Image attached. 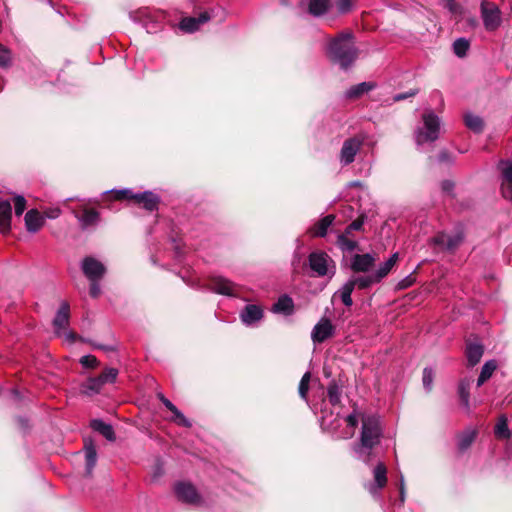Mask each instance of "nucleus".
<instances>
[{
    "label": "nucleus",
    "instance_id": "a878e982",
    "mask_svg": "<svg viewBox=\"0 0 512 512\" xmlns=\"http://www.w3.org/2000/svg\"><path fill=\"white\" fill-rule=\"evenodd\" d=\"M331 0H309L308 13L312 16L319 17L329 11Z\"/></svg>",
    "mask_w": 512,
    "mask_h": 512
},
{
    "label": "nucleus",
    "instance_id": "1a4fd4ad",
    "mask_svg": "<svg viewBox=\"0 0 512 512\" xmlns=\"http://www.w3.org/2000/svg\"><path fill=\"white\" fill-rule=\"evenodd\" d=\"M205 287L217 294L234 296L236 284L225 277L212 275L207 278Z\"/></svg>",
    "mask_w": 512,
    "mask_h": 512
},
{
    "label": "nucleus",
    "instance_id": "5701e85b",
    "mask_svg": "<svg viewBox=\"0 0 512 512\" xmlns=\"http://www.w3.org/2000/svg\"><path fill=\"white\" fill-rule=\"evenodd\" d=\"M272 311L274 313H282L286 316L292 315L294 312L293 299L287 294L280 296L277 302L273 304Z\"/></svg>",
    "mask_w": 512,
    "mask_h": 512
},
{
    "label": "nucleus",
    "instance_id": "052dcab7",
    "mask_svg": "<svg viewBox=\"0 0 512 512\" xmlns=\"http://www.w3.org/2000/svg\"><path fill=\"white\" fill-rule=\"evenodd\" d=\"M61 213V210L59 208L50 209L44 212L45 216L50 219L57 218Z\"/></svg>",
    "mask_w": 512,
    "mask_h": 512
},
{
    "label": "nucleus",
    "instance_id": "8fccbe9b",
    "mask_svg": "<svg viewBox=\"0 0 512 512\" xmlns=\"http://www.w3.org/2000/svg\"><path fill=\"white\" fill-rule=\"evenodd\" d=\"M422 381H423L424 387L428 391H430L432 389V382H433V372L430 368H425L423 370Z\"/></svg>",
    "mask_w": 512,
    "mask_h": 512
},
{
    "label": "nucleus",
    "instance_id": "774afa93",
    "mask_svg": "<svg viewBox=\"0 0 512 512\" xmlns=\"http://www.w3.org/2000/svg\"><path fill=\"white\" fill-rule=\"evenodd\" d=\"M488 379L480 373L478 379H477V386H482Z\"/></svg>",
    "mask_w": 512,
    "mask_h": 512
},
{
    "label": "nucleus",
    "instance_id": "5fc2aeb1",
    "mask_svg": "<svg viewBox=\"0 0 512 512\" xmlns=\"http://www.w3.org/2000/svg\"><path fill=\"white\" fill-rule=\"evenodd\" d=\"M355 288V282L353 281V278H351L342 286L340 291L346 294H352Z\"/></svg>",
    "mask_w": 512,
    "mask_h": 512
},
{
    "label": "nucleus",
    "instance_id": "9b49d317",
    "mask_svg": "<svg viewBox=\"0 0 512 512\" xmlns=\"http://www.w3.org/2000/svg\"><path fill=\"white\" fill-rule=\"evenodd\" d=\"M484 354V346L479 339L471 335L466 339L465 355L467 358L468 366L473 367L477 365Z\"/></svg>",
    "mask_w": 512,
    "mask_h": 512
},
{
    "label": "nucleus",
    "instance_id": "2eb2a0df",
    "mask_svg": "<svg viewBox=\"0 0 512 512\" xmlns=\"http://www.w3.org/2000/svg\"><path fill=\"white\" fill-rule=\"evenodd\" d=\"M376 259L369 253L355 254L351 258L350 269L354 273H367L375 266Z\"/></svg>",
    "mask_w": 512,
    "mask_h": 512
},
{
    "label": "nucleus",
    "instance_id": "4d7b16f0",
    "mask_svg": "<svg viewBox=\"0 0 512 512\" xmlns=\"http://www.w3.org/2000/svg\"><path fill=\"white\" fill-rule=\"evenodd\" d=\"M438 160L441 163H450L452 161V156L447 150H442L438 154Z\"/></svg>",
    "mask_w": 512,
    "mask_h": 512
},
{
    "label": "nucleus",
    "instance_id": "a211bd4d",
    "mask_svg": "<svg viewBox=\"0 0 512 512\" xmlns=\"http://www.w3.org/2000/svg\"><path fill=\"white\" fill-rule=\"evenodd\" d=\"M12 206L8 200L0 201V233L7 235L11 230Z\"/></svg>",
    "mask_w": 512,
    "mask_h": 512
},
{
    "label": "nucleus",
    "instance_id": "4be33fe9",
    "mask_svg": "<svg viewBox=\"0 0 512 512\" xmlns=\"http://www.w3.org/2000/svg\"><path fill=\"white\" fill-rule=\"evenodd\" d=\"M335 220V215L328 214L317 221L310 229L309 233L313 237H324L327 234L328 228Z\"/></svg>",
    "mask_w": 512,
    "mask_h": 512
},
{
    "label": "nucleus",
    "instance_id": "bb28decb",
    "mask_svg": "<svg viewBox=\"0 0 512 512\" xmlns=\"http://www.w3.org/2000/svg\"><path fill=\"white\" fill-rule=\"evenodd\" d=\"M398 259L399 254L396 252L385 263L380 265L378 270L374 273L376 276V280H379L381 282L382 279H384L390 273L392 268L396 265Z\"/></svg>",
    "mask_w": 512,
    "mask_h": 512
},
{
    "label": "nucleus",
    "instance_id": "7ed1b4c3",
    "mask_svg": "<svg viewBox=\"0 0 512 512\" xmlns=\"http://www.w3.org/2000/svg\"><path fill=\"white\" fill-rule=\"evenodd\" d=\"M174 493L177 499L185 504L200 505L202 503L201 495L191 482L179 481L175 483Z\"/></svg>",
    "mask_w": 512,
    "mask_h": 512
},
{
    "label": "nucleus",
    "instance_id": "2f4dec72",
    "mask_svg": "<svg viewBox=\"0 0 512 512\" xmlns=\"http://www.w3.org/2000/svg\"><path fill=\"white\" fill-rule=\"evenodd\" d=\"M104 386L102 381L98 376L90 377L83 385L82 392L86 395L97 394L100 392L101 388Z\"/></svg>",
    "mask_w": 512,
    "mask_h": 512
},
{
    "label": "nucleus",
    "instance_id": "f257e3e1",
    "mask_svg": "<svg viewBox=\"0 0 512 512\" xmlns=\"http://www.w3.org/2000/svg\"><path fill=\"white\" fill-rule=\"evenodd\" d=\"M358 52L353 42V34L350 32L339 33L329 41L328 56L342 69H348L356 61Z\"/></svg>",
    "mask_w": 512,
    "mask_h": 512
},
{
    "label": "nucleus",
    "instance_id": "b1692460",
    "mask_svg": "<svg viewBox=\"0 0 512 512\" xmlns=\"http://www.w3.org/2000/svg\"><path fill=\"white\" fill-rule=\"evenodd\" d=\"M85 476L91 477L94 467L97 462V452L94 445L90 443H85Z\"/></svg>",
    "mask_w": 512,
    "mask_h": 512
},
{
    "label": "nucleus",
    "instance_id": "20e7f679",
    "mask_svg": "<svg viewBox=\"0 0 512 512\" xmlns=\"http://www.w3.org/2000/svg\"><path fill=\"white\" fill-rule=\"evenodd\" d=\"M483 23L488 31H495L501 24V11L499 7L488 1L481 3Z\"/></svg>",
    "mask_w": 512,
    "mask_h": 512
},
{
    "label": "nucleus",
    "instance_id": "09e8293b",
    "mask_svg": "<svg viewBox=\"0 0 512 512\" xmlns=\"http://www.w3.org/2000/svg\"><path fill=\"white\" fill-rule=\"evenodd\" d=\"M14 208H15V214L17 216H20L23 214V212L26 209V200L23 196L17 195L14 197Z\"/></svg>",
    "mask_w": 512,
    "mask_h": 512
},
{
    "label": "nucleus",
    "instance_id": "6e6d98bb",
    "mask_svg": "<svg viewBox=\"0 0 512 512\" xmlns=\"http://www.w3.org/2000/svg\"><path fill=\"white\" fill-rule=\"evenodd\" d=\"M355 288V282L353 281V278H351L342 286L340 291L346 294H352Z\"/></svg>",
    "mask_w": 512,
    "mask_h": 512
},
{
    "label": "nucleus",
    "instance_id": "7c9ffc66",
    "mask_svg": "<svg viewBox=\"0 0 512 512\" xmlns=\"http://www.w3.org/2000/svg\"><path fill=\"white\" fill-rule=\"evenodd\" d=\"M374 480L379 489L387 484V467L383 462H379L373 470Z\"/></svg>",
    "mask_w": 512,
    "mask_h": 512
},
{
    "label": "nucleus",
    "instance_id": "58836bf2",
    "mask_svg": "<svg viewBox=\"0 0 512 512\" xmlns=\"http://www.w3.org/2000/svg\"><path fill=\"white\" fill-rule=\"evenodd\" d=\"M110 194L112 195V199L116 201L128 200L132 202L136 195V193H133L130 189L112 190Z\"/></svg>",
    "mask_w": 512,
    "mask_h": 512
},
{
    "label": "nucleus",
    "instance_id": "ea45409f",
    "mask_svg": "<svg viewBox=\"0 0 512 512\" xmlns=\"http://www.w3.org/2000/svg\"><path fill=\"white\" fill-rule=\"evenodd\" d=\"M118 376V369L107 367L105 368L98 377L102 381V383L108 384V383H114L116 381V378Z\"/></svg>",
    "mask_w": 512,
    "mask_h": 512
},
{
    "label": "nucleus",
    "instance_id": "423d86ee",
    "mask_svg": "<svg viewBox=\"0 0 512 512\" xmlns=\"http://www.w3.org/2000/svg\"><path fill=\"white\" fill-rule=\"evenodd\" d=\"M363 145V138L354 136L344 140L340 150V161L346 166L355 160L356 154L359 152Z\"/></svg>",
    "mask_w": 512,
    "mask_h": 512
},
{
    "label": "nucleus",
    "instance_id": "bf43d9fd",
    "mask_svg": "<svg viewBox=\"0 0 512 512\" xmlns=\"http://www.w3.org/2000/svg\"><path fill=\"white\" fill-rule=\"evenodd\" d=\"M339 293H340L341 301L345 306L350 307L353 305V300H352L351 294H346L341 291H339Z\"/></svg>",
    "mask_w": 512,
    "mask_h": 512
},
{
    "label": "nucleus",
    "instance_id": "9d476101",
    "mask_svg": "<svg viewBox=\"0 0 512 512\" xmlns=\"http://www.w3.org/2000/svg\"><path fill=\"white\" fill-rule=\"evenodd\" d=\"M74 215L79 221L82 230L96 227L101 220L99 211L88 206H83L80 210L74 211Z\"/></svg>",
    "mask_w": 512,
    "mask_h": 512
},
{
    "label": "nucleus",
    "instance_id": "473e14b6",
    "mask_svg": "<svg viewBox=\"0 0 512 512\" xmlns=\"http://www.w3.org/2000/svg\"><path fill=\"white\" fill-rule=\"evenodd\" d=\"M494 433L495 436L499 439H509L511 437V432L508 428V420L505 415H501L499 417L498 423L495 426Z\"/></svg>",
    "mask_w": 512,
    "mask_h": 512
},
{
    "label": "nucleus",
    "instance_id": "de8ad7c7",
    "mask_svg": "<svg viewBox=\"0 0 512 512\" xmlns=\"http://www.w3.org/2000/svg\"><path fill=\"white\" fill-rule=\"evenodd\" d=\"M497 368V363L496 361L494 360H490V361H487L483 366H482V369H481V374L484 375L487 379H489L493 372L496 370Z\"/></svg>",
    "mask_w": 512,
    "mask_h": 512
},
{
    "label": "nucleus",
    "instance_id": "338daca9",
    "mask_svg": "<svg viewBox=\"0 0 512 512\" xmlns=\"http://www.w3.org/2000/svg\"><path fill=\"white\" fill-rule=\"evenodd\" d=\"M67 339L68 341H70L71 343L75 342L76 340L80 339V337H78V335L71 331L67 334Z\"/></svg>",
    "mask_w": 512,
    "mask_h": 512
},
{
    "label": "nucleus",
    "instance_id": "e433bc0d",
    "mask_svg": "<svg viewBox=\"0 0 512 512\" xmlns=\"http://www.w3.org/2000/svg\"><path fill=\"white\" fill-rule=\"evenodd\" d=\"M469 47L470 43L465 38H458L453 43V51L460 58L466 56Z\"/></svg>",
    "mask_w": 512,
    "mask_h": 512
},
{
    "label": "nucleus",
    "instance_id": "dca6fc26",
    "mask_svg": "<svg viewBox=\"0 0 512 512\" xmlns=\"http://www.w3.org/2000/svg\"><path fill=\"white\" fill-rule=\"evenodd\" d=\"M133 202L141 205L145 210L152 212L158 209L160 198L151 191H144L142 193H136Z\"/></svg>",
    "mask_w": 512,
    "mask_h": 512
},
{
    "label": "nucleus",
    "instance_id": "f704fd0d",
    "mask_svg": "<svg viewBox=\"0 0 512 512\" xmlns=\"http://www.w3.org/2000/svg\"><path fill=\"white\" fill-rule=\"evenodd\" d=\"M355 282V286L360 290H365L370 288L373 284L380 283L379 280H376L375 274L367 275V276H359L352 277Z\"/></svg>",
    "mask_w": 512,
    "mask_h": 512
},
{
    "label": "nucleus",
    "instance_id": "c9c22d12",
    "mask_svg": "<svg viewBox=\"0 0 512 512\" xmlns=\"http://www.w3.org/2000/svg\"><path fill=\"white\" fill-rule=\"evenodd\" d=\"M200 25L196 17H184L180 23L179 28L187 33H193L199 29Z\"/></svg>",
    "mask_w": 512,
    "mask_h": 512
},
{
    "label": "nucleus",
    "instance_id": "0eeeda50",
    "mask_svg": "<svg viewBox=\"0 0 512 512\" xmlns=\"http://www.w3.org/2000/svg\"><path fill=\"white\" fill-rule=\"evenodd\" d=\"M81 269L89 281L101 280L106 274L104 264L92 256L83 258Z\"/></svg>",
    "mask_w": 512,
    "mask_h": 512
},
{
    "label": "nucleus",
    "instance_id": "3c124183",
    "mask_svg": "<svg viewBox=\"0 0 512 512\" xmlns=\"http://www.w3.org/2000/svg\"><path fill=\"white\" fill-rule=\"evenodd\" d=\"M354 0H336V8L340 13H347L350 11Z\"/></svg>",
    "mask_w": 512,
    "mask_h": 512
},
{
    "label": "nucleus",
    "instance_id": "39448f33",
    "mask_svg": "<svg viewBox=\"0 0 512 512\" xmlns=\"http://www.w3.org/2000/svg\"><path fill=\"white\" fill-rule=\"evenodd\" d=\"M380 432L375 421L364 419L362 421L361 447L372 449L379 443Z\"/></svg>",
    "mask_w": 512,
    "mask_h": 512
},
{
    "label": "nucleus",
    "instance_id": "4c0bfd02",
    "mask_svg": "<svg viewBox=\"0 0 512 512\" xmlns=\"http://www.w3.org/2000/svg\"><path fill=\"white\" fill-rule=\"evenodd\" d=\"M469 390H470V382L468 380H462L459 383L458 394L460 401L466 407L469 406Z\"/></svg>",
    "mask_w": 512,
    "mask_h": 512
},
{
    "label": "nucleus",
    "instance_id": "e2e57ef3",
    "mask_svg": "<svg viewBox=\"0 0 512 512\" xmlns=\"http://www.w3.org/2000/svg\"><path fill=\"white\" fill-rule=\"evenodd\" d=\"M93 346L106 352H114L117 350L115 345L93 344Z\"/></svg>",
    "mask_w": 512,
    "mask_h": 512
},
{
    "label": "nucleus",
    "instance_id": "c756f323",
    "mask_svg": "<svg viewBox=\"0 0 512 512\" xmlns=\"http://www.w3.org/2000/svg\"><path fill=\"white\" fill-rule=\"evenodd\" d=\"M464 122L467 128L475 133H481L484 129L483 119L472 113H467L464 115Z\"/></svg>",
    "mask_w": 512,
    "mask_h": 512
},
{
    "label": "nucleus",
    "instance_id": "13d9d810",
    "mask_svg": "<svg viewBox=\"0 0 512 512\" xmlns=\"http://www.w3.org/2000/svg\"><path fill=\"white\" fill-rule=\"evenodd\" d=\"M454 186H455V184H454V182H453V181H451V180H444V181H442V183H441V188H442V190H443L444 192H446V193H449V194H450V193H452V191H453V189H454Z\"/></svg>",
    "mask_w": 512,
    "mask_h": 512
},
{
    "label": "nucleus",
    "instance_id": "864d4df0",
    "mask_svg": "<svg viewBox=\"0 0 512 512\" xmlns=\"http://www.w3.org/2000/svg\"><path fill=\"white\" fill-rule=\"evenodd\" d=\"M99 281L100 280L89 281L90 282L89 294L92 298L99 297V295L101 293Z\"/></svg>",
    "mask_w": 512,
    "mask_h": 512
},
{
    "label": "nucleus",
    "instance_id": "49530a36",
    "mask_svg": "<svg viewBox=\"0 0 512 512\" xmlns=\"http://www.w3.org/2000/svg\"><path fill=\"white\" fill-rule=\"evenodd\" d=\"M80 363L85 368H96L99 365V361L94 355H85L80 358Z\"/></svg>",
    "mask_w": 512,
    "mask_h": 512
},
{
    "label": "nucleus",
    "instance_id": "412c9836",
    "mask_svg": "<svg viewBox=\"0 0 512 512\" xmlns=\"http://www.w3.org/2000/svg\"><path fill=\"white\" fill-rule=\"evenodd\" d=\"M240 318L246 325H251L263 318V309L259 305L248 304L241 311Z\"/></svg>",
    "mask_w": 512,
    "mask_h": 512
},
{
    "label": "nucleus",
    "instance_id": "6e6552de",
    "mask_svg": "<svg viewBox=\"0 0 512 512\" xmlns=\"http://www.w3.org/2000/svg\"><path fill=\"white\" fill-rule=\"evenodd\" d=\"M464 235L462 232H457L455 235H448L444 232L437 233L431 242L433 245L438 246L441 250L454 252L463 242Z\"/></svg>",
    "mask_w": 512,
    "mask_h": 512
},
{
    "label": "nucleus",
    "instance_id": "69168bd1",
    "mask_svg": "<svg viewBox=\"0 0 512 512\" xmlns=\"http://www.w3.org/2000/svg\"><path fill=\"white\" fill-rule=\"evenodd\" d=\"M346 422L351 427H356L358 424V419L355 414H350L346 417Z\"/></svg>",
    "mask_w": 512,
    "mask_h": 512
},
{
    "label": "nucleus",
    "instance_id": "aec40b11",
    "mask_svg": "<svg viewBox=\"0 0 512 512\" xmlns=\"http://www.w3.org/2000/svg\"><path fill=\"white\" fill-rule=\"evenodd\" d=\"M477 430L466 429L457 434V451L459 454H464L470 449L477 437Z\"/></svg>",
    "mask_w": 512,
    "mask_h": 512
},
{
    "label": "nucleus",
    "instance_id": "cd10ccee",
    "mask_svg": "<svg viewBox=\"0 0 512 512\" xmlns=\"http://www.w3.org/2000/svg\"><path fill=\"white\" fill-rule=\"evenodd\" d=\"M327 397L332 406L341 404V386L336 380H332L327 387Z\"/></svg>",
    "mask_w": 512,
    "mask_h": 512
},
{
    "label": "nucleus",
    "instance_id": "f03ea898",
    "mask_svg": "<svg viewBox=\"0 0 512 512\" xmlns=\"http://www.w3.org/2000/svg\"><path fill=\"white\" fill-rule=\"evenodd\" d=\"M422 118L427 132L419 130L416 137V142L419 145L427 141H435L438 138L440 129V119L433 111L425 112Z\"/></svg>",
    "mask_w": 512,
    "mask_h": 512
},
{
    "label": "nucleus",
    "instance_id": "393cba45",
    "mask_svg": "<svg viewBox=\"0 0 512 512\" xmlns=\"http://www.w3.org/2000/svg\"><path fill=\"white\" fill-rule=\"evenodd\" d=\"M90 427L100 433L103 437H105L108 441H114L116 439L115 432L113 427L110 424L105 423L100 419H93L90 422Z\"/></svg>",
    "mask_w": 512,
    "mask_h": 512
},
{
    "label": "nucleus",
    "instance_id": "79ce46f5",
    "mask_svg": "<svg viewBox=\"0 0 512 512\" xmlns=\"http://www.w3.org/2000/svg\"><path fill=\"white\" fill-rule=\"evenodd\" d=\"M310 380H311V373L310 372H306L302 376V378L300 380V383H299V386H298V392H299V395H300V397L302 399H307Z\"/></svg>",
    "mask_w": 512,
    "mask_h": 512
},
{
    "label": "nucleus",
    "instance_id": "37998d69",
    "mask_svg": "<svg viewBox=\"0 0 512 512\" xmlns=\"http://www.w3.org/2000/svg\"><path fill=\"white\" fill-rule=\"evenodd\" d=\"M171 408L172 409H169V411L173 413L172 421L183 427H191V422L179 411L175 405H173Z\"/></svg>",
    "mask_w": 512,
    "mask_h": 512
},
{
    "label": "nucleus",
    "instance_id": "6ab92c4d",
    "mask_svg": "<svg viewBox=\"0 0 512 512\" xmlns=\"http://www.w3.org/2000/svg\"><path fill=\"white\" fill-rule=\"evenodd\" d=\"M24 220L26 229L30 233L38 232L45 223L44 216L37 209L29 210L25 214Z\"/></svg>",
    "mask_w": 512,
    "mask_h": 512
},
{
    "label": "nucleus",
    "instance_id": "680f3d73",
    "mask_svg": "<svg viewBox=\"0 0 512 512\" xmlns=\"http://www.w3.org/2000/svg\"><path fill=\"white\" fill-rule=\"evenodd\" d=\"M157 398L162 402V404L169 410L174 405L169 399H167L162 393L157 394Z\"/></svg>",
    "mask_w": 512,
    "mask_h": 512
},
{
    "label": "nucleus",
    "instance_id": "f8f14e48",
    "mask_svg": "<svg viewBox=\"0 0 512 512\" xmlns=\"http://www.w3.org/2000/svg\"><path fill=\"white\" fill-rule=\"evenodd\" d=\"M328 261H332V259L323 251L311 252L308 256L309 267L318 277L327 275Z\"/></svg>",
    "mask_w": 512,
    "mask_h": 512
},
{
    "label": "nucleus",
    "instance_id": "f3484780",
    "mask_svg": "<svg viewBox=\"0 0 512 512\" xmlns=\"http://www.w3.org/2000/svg\"><path fill=\"white\" fill-rule=\"evenodd\" d=\"M70 322V306L69 303L64 301L61 303L55 318L53 319V326L57 335H60L61 329H66Z\"/></svg>",
    "mask_w": 512,
    "mask_h": 512
},
{
    "label": "nucleus",
    "instance_id": "603ef678",
    "mask_svg": "<svg viewBox=\"0 0 512 512\" xmlns=\"http://www.w3.org/2000/svg\"><path fill=\"white\" fill-rule=\"evenodd\" d=\"M419 92L418 89H410L409 91L405 92V93H398L396 94L393 99L395 102H400L402 100H405L409 97H413L415 95H417Z\"/></svg>",
    "mask_w": 512,
    "mask_h": 512
},
{
    "label": "nucleus",
    "instance_id": "c03bdc74",
    "mask_svg": "<svg viewBox=\"0 0 512 512\" xmlns=\"http://www.w3.org/2000/svg\"><path fill=\"white\" fill-rule=\"evenodd\" d=\"M11 65V52L0 43V66L7 68Z\"/></svg>",
    "mask_w": 512,
    "mask_h": 512
},
{
    "label": "nucleus",
    "instance_id": "a19ab883",
    "mask_svg": "<svg viewBox=\"0 0 512 512\" xmlns=\"http://www.w3.org/2000/svg\"><path fill=\"white\" fill-rule=\"evenodd\" d=\"M367 219L365 214L359 215L355 220H353L346 228L343 234L350 235L352 231H358L363 228L364 222Z\"/></svg>",
    "mask_w": 512,
    "mask_h": 512
},
{
    "label": "nucleus",
    "instance_id": "4468645a",
    "mask_svg": "<svg viewBox=\"0 0 512 512\" xmlns=\"http://www.w3.org/2000/svg\"><path fill=\"white\" fill-rule=\"evenodd\" d=\"M335 327L330 319L323 317L313 328L311 338L315 343H323L333 337Z\"/></svg>",
    "mask_w": 512,
    "mask_h": 512
},
{
    "label": "nucleus",
    "instance_id": "c85d7f7f",
    "mask_svg": "<svg viewBox=\"0 0 512 512\" xmlns=\"http://www.w3.org/2000/svg\"><path fill=\"white\" fill-rule=\"evenodd\" d=\"M374 84L371 82H362L352 86L346 93V96L350 99H356L361 97L363 94L369 92L374 88Z\"/></svg>",
    "mask_w": 512,
    "mask_h": 512
},
{
    "label": "nucleus",
    "instance_id": "ddd939ff",
    "mask_svg": "<svg viewBox=\"0 0 512 512\" xmlns=\"http://www.w3.org/2000/svg\"><path fill=\"white\" fill-rule=\"evenodd\" d=\"M498 167L502 177V196L512 202V160H501Z\"/></svg>",
    "mask_w": 512,
    "mask_h": 512
},
{
    "label": "nucleus",
    "instance_id": "0e129e2a",
    "mask_svg": "<svg viewBox=\"0 0 512 512\" xmlns=\"http://www.w3.org/2000/svg\"><path fill=\"white\" fill-rule=\"evenodd\" d=\"M210 18H211L210 14L207 11L200 13V15L198 17H196L200 26L202 24L208 22L210 20Z\"/></svg>",
    "mask_w": 512,
    "mask_h": 512
},
{
    "label": "nucleus",
    "instance_id": "72a5a7b5",
    "mask_svg": "<svg viewBox=\"0 0 512 512\" xmlns=\"http://www.w3.org/2000/svg\"><path fill=\"white\" fill-rule=\"evenodd\" d=\"M349 235L346 234H340L337 237V245L339 248L344 252H352L356 249H359V244L355 240H351L348 238Z\"/></svg>",
    "mask_w": 512,
    "mask_h": 512
},
{
    "label": "nucleus",
    "instance_id": "a18cd8bd",
    "mask_svg": "<svg viewBox=\"0 0 512 512\" xmlns=\"http://www.w3.org/2000/svg\"><path fill=\"white\" fill-rule=\"evenodd\" d=\"M416 282V271L412 272L396 285L397 290H404L411 287Z\"/></svg>",
    "mask_w": 512,
    "mask_h": 512
}]
</instances>
